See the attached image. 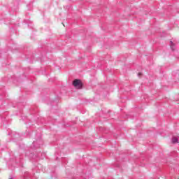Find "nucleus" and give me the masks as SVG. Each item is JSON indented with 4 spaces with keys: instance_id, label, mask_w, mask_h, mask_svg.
<instances>
[{
    "instance_id": "3",
    "label": "nucleus",
    "mask_w": 179,
    "mask_h": 179,
    "mask_svg": "<svg viewBox=\"0 0 179 179\" xmlns=\"http://www.w3.org/2000/svg\"><path fill=\"white\" fill-rule=\"evenodd\" d=\"M138 76H141V75H142V73H138Z\"/></svg>"
},
{
    "instance_id": "2",
    "label": "nucleus",
    "mask_w": 179,
    "mask_h": 179,
    "mask_svg": "<svg viewBox=\"0 0 179 179\" xmlns=\"http://www.w3.org/2000/svg\"><path fill=\"white\" fill-rule=\"evenodd\" d=\"M172 143H178V139L176 137H173Z\"/></svg>"
},
{
    "instance_id": "1",
    "label": "nucleus",
    "mask_w": 179,
    "mask_h": 179,
    "mask_svg": "<svg viewBox=\"0 0 179 179\" xmlns=\"http://www.w3.org/2000/svg\"><path fill=\"white\" fill-rule=\"evenodd\" d=\"M73 85L76 89H82L83 86V83H82V81L78 79L74 80V81L73 82Z\"/></svg>"
}]
</instances>
